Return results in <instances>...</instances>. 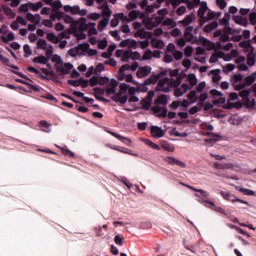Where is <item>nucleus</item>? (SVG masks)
I'll return each mask as SVG.
<instances>
[{
    "label": "nucleus",
    "mask_w": 256,
    "mask_h": 256,
    "mask_svg": "<svg viewBox=\"0 0 256 256\" xmlns=\"http://www.w3.org/2000/svg\"><path fill=\"white\" fill-rule=\"evenodd\" d=\"M205 13H207V2H201L197 15L198 17H205Z\"/></svg>",
    "instance_id": "nucleus-27"
},
{
    "label": "nucleus",
    "mask_w": 256,
    "mask_h": 256,
    "mask_svg": "<svg viewBox=\"0 0 256 256\" xmlns=\"http://www.w3.org/2000/svg\"><path fill=\"white\" fill-rule=\"evenodd\" d=\"M184 54H185V57H191V55H193V47L187 46L184 49Z\"/></svg>",
    "instance_id": "nucleus-62"
},
{
    "label": "nucleus",
    "mask_w": 256,
    "mask_h": 256,
    "mask_svg": "<svg viewBox=\"0 0 256 256\" xmlns=\"http://www.w3.org/2000/svg\"><path fill=\"white\" fill-rule=\"evenodd\" d=\"M119 47H128V49H137V42L133 39H125L119 43Z\"/></svg>",
    "instance_id": "nucleus-13"
},
{
    "label": "nucleus",
    "mask_w": 256,
    "mask_h": 256,
    "mask_svg": "<svg viewBox=\"0 0 256 256\" xmlns=\"http://www.w3.org/2000/svg\"><path fill=\"white\" fill-rule=\"evenodd\" d=\"M119 21H129V17L125 16L124 13H118L114 15V19L111 20L110 25L111 27H117L119 25Z\"/></svg>",
    "instance_id": "nucleus-9"
},
{
    "label": "nucleus",
    "mask_w": 256,
    "mask_h": 256,
    "mask_svg": "<svg viewBox=\"0 0 256 256\" xmlns=\"http://www.w3.org/2000/svg\"><path fill=\"white\" fill-rule=\"evenodd\" d=\"M33 63H40L42 65H47V63H49V58L45 56H38L33 59Z\"/></svg>",
    "instance_id": "nucleus-30"
},
{
    "label": "nucleus",
    "mask_w": 256,
    "mask_h": 256,
    "mask_svg": "<svg viewBox=\"0 0 256 256\" xmlns=\"http://www.w3.org/2000/svg\"><path fill=\"white\" fill-rule=\"evenodd\" d=\"M239 192L243 193L244 195H250V196L255 195V191L249 190L247 188H239Z\"/></svg>",
    "instance_id": "nucleus-54"
},
{
    "label": "nucleus",
    "mask_w": 256,
    "mask_h": 256,
    "mask_svg": "<svg viewBox=\"0 0 256 256\" xmlns=\"http://www.w3.org/2000/svg\"><path fill=\"white\" fill-rule=\"evenodd\" d=\"M51 7H53V9H61L63 7V4H61V0H55L54 2H51Z\"/></svg>",
    "instance_id": "nucleus-58"
},
{
    "label": "nucleus",
    "mask_w": 256,
    "mask_h": 256,
    "mask_svg": "<svg viewBox=\"0 0 256 256\" xmlns=\"http://www.w3.org/2000/svg\"><path fill=\"white\" fill-rule=\"evenodd\" d=\"M36 17L38 19H41V16L39 14H37ZM26 19H27V21H31V23H36V25H39V23H40V20L35 21V15H33L31 13L26 14Z\"/></svg>",
    "instance_id": "nucleus-31"
},
{
    "label": "nucleus",
    "mask_w": 256,
    "mask_h": 256,
    "mask_svg": "<svg viewBox=\"0 0 256 256\" xmlns=\"http://www.w3.org/2000/svg\"><path fill=\"white\" fill-rule=\"evenodd\" d=\"M247 65H249V67H253V65H255V54L247 55Z\"/></svg>",
    "instance_id": "nucleus-48"
},
{
    "label": "nucleus",
    "mask_w": 256,
    "mask_h": 256,
    "mask_svg": "<svg viewBox=\"0 0 256 256\" xmlns=\"http://www.w3.org/2000/svg\"><path fill=\"white\" fill-rule=\"evenodd\" d=\"M65 13H71V15H79V6H64Z\"/></svg>",
    "instance_id": "nucleus-16"
},
{
    "label": "nucleus",
    "mask_w": 256,
    "mask_h": 256,
    "mask_svg": "<svg viewBox=\"0 0 256 256\" xmlns=\"http://www.w3.org/2000/svg\"><path fill=\"white\" fill-rule=\"evenodd\" d=\"M158 91H162L163 93H169L171 88L169 87V78H162L158 81L157 84Z\"/></svg>",
    "instance_id": "nucleus-6"
},
{
    "label": "nucleus",
    "mask_w": 256,
    "mask_h": 256,
    "mask_svg": "<svg viewBox=\"0 0 256 256\" xmlns=\"http://www.w3.org/2000/svg\"><path fill=\"white\" fill-rule=\"evenodd\" d=\"M134 37H143L144 39H150L151 32H147L143 29H140L134 34Z\"/></svg>",
    "instance_id": "nucleus-24"
},
{
    "label": "nucleus",
    "mask_w": 256,
    "mask_h": 256,
    "mask_svg": "<svg viewBox=\"0 0 256 256\" xmlns=\"http://www.w3.org/2000/svg\"><path fill=\"white\" fill-rule=\"evenodd\" d=\"M130 59H132L133 61H139V59H141V54L137 51H130Z\"/></svg>",
    "instance_id": "nucleus-52"
},
{
    "label": "nucleus",
    "mask_w": 256,
    "mask_h": 256,
    "mask_svg": "<svg viewBox=\"0 0 256 256\" xmlns=\"http://www.w3.org/2000/svg\"><path fill=\"white\" fill-rule=\"evenodd\" d=\"M165 75H167V73H165V72H163V71H161V72H159V73H157V74H152L149 78H147L145 81H144V83H143V85H141L140 87H139V89L143 92V93H145V92H147V85H155V83H157V80L158 79H161V77H165Z\"/></svg>",
    "instance_id": "nucleus-4"
},
{
    "label": "nucleus",
    "mask_w": 256,
    "mask_h": 256,
    "mask_svg": "<svg viewBox=\"0 0 256 256\" xmlns=\"http://www.w3.org/2000/svg\"><path fill=\"white\" fill-rule=\"evenodd\" d=\"M160 145L162 149H164V151H169L170 153H173V151H175V147L165 140L161 141Z\"/></svg>",
    "instance_id": "nucleus-23"
},
{
    "label": "nucleus",
    "mask_w": 256,
    "mask_h": 256,
    "mask_svg": "<svg viewBox=\"0 0 256 256\" xmlns=\"http://www.w3.org/2000/svg\"><path fill=\"white\" fill-rule=\"evenodd\" d=\"M146 145L151 147V149H155L156 151H161V147H159V145L155 144L151 140H146Z\"/></svg>",
    "instance_id": "nucleus-53"
},
{
    "label": "nucleus",
    "mask_w": 256,
    "mask_h": 256,
    "mask_svg": "<svg viewBox=\"0 0 256 256\" xmlns=\"http://www.w3.org/2000/svg\"><path fill=\"white\" fill-rule=\"evenodd\" d=\"M155 9H159V5L157 4H152V5H148L146 8H145V11L146 13H154L155 12Z\"/></svg>",
    "instance_id": "nucleus-49"
},
{
    "label": "nucleus",
    "mask_w": 256,
    "mask_h": 256,
    "mask_svg": "<svg viewBox=\"0 0 256 256\" xmlns=\"http://www.w3.org/2000/svg\"><path fill=\"white\" fill-rule=\"evenodd\" d=\"M156 117H159V118L167 117V108H165V107L161 108L160 113L156 114Z\"/></svg>",
    "instance_id": "nucleus-64"
},
{
    "label": "nucleus",
    "mask_w": 256,
    "mask_h": 256,
    "mask_svg": "<svg viewBox=\"0 0 256 256\" xmlns=\"http://www.w3.org/2000/svg\"><path fill=\"white\" fill-rule=\"evenodd\" d=\"M79 29L80 31H87V29H89V25L87 24V20L85 18H81Z\"/></svg>",
    "instance_id": "nucleus-47"
},
{
    "label": "nucleus",
    "mask_w": 256,
    "mask_h": 256,
    "mask_svg": "<svg viewBox=\"0 0 256 256\" xmlns=\"http://www.w3.org/2000/svg\"><path fill=\"white\" fill-rule=\"evenodd\" d=\"M151 70V66H141L136 72V77H138V79H143L148 75H151Z\"/></svg>",
    "instance_id": "nucleus-7"
},
{
    "label": "nucleus",
    "mask_w": 256,
    "mask_h": 256,
    "mask_svg": "<svg viewBox=\"0 0 256 256\" xmlns=\"http://www.w3.org/2000/svg\"><path fill=\"white\" fill-rule=\"evenodd\" d=\"M123 239H124L123 235L117 234L114 238V242L116 243V245L121 246V245H123Z\"/></svg>",
    "instance_id": "nucleus-57"
},
{
    "label": "nucleus",
    "mask_w": 256,
    "mask_h": 256,
    "mask_svg": "<svg viewBox=\"0 0 256 256\" xmlns=\"http://www.w3.org/2000/svg\"><path fill=\"white\" fill-rule=\"evenodd\" d=\"M75 107L79 113H87L89 111V108L83 106V102H77Z\"/></svg>",
    "instance_id": "nucleus-43"
},
{
    "label": "nucleus",
    "mask_w": 256,
    "mask_h": 256,
    "mask_svg": "<svg viewBox=\"0 0 256 256\" xmlns=\"http://www.w3.org/2000/svg\"><path fill=\"white\" fill-rule=\"evenodd\" d=\"M4 13H5V15H8L9 17H11L12 19H15V17H16V13L15 12H13V10L11 9V8H9V7H6V8H4Z\"/></svg>",
    "instance_id": "nucleus-51"
},
{
    "label": "nucleus",
    "mask_w": 256,
    "mask_h": 256,
    "mask_svg": "<svg viewBox=\"0 0 256 256\" xmlns=\"http://www.w3.org/2000/svg\"><path fill=\"white\" fill-rule=\"evenodd\" d=\"M101 71H105V64L98 63L96 69L94 70V75H97V73H101Z\"/></svg>",
    "instance_id": "nucleus-56"
},
{
    "label": "nucleus",
    "mask_w": 256,
    "mask_h": 256,
    "mask_svg": "<svg viewBox=\"0 0 256 256\" xmlns=\"http://www.w3.org/2000/svg\"><path fill=\"white\" fill-rule=\"evenodd\" d=\"M90 87H95L97 85H99V78L97 76H93L92 78H90Z\"/></svg>",
    "instance_id": "nucleus-61"
},
{
    "label": "nucleus",
    "mask_w": 256,
    "mask_h": 256,
    "mask_svg": "<svg viewBox=\"0 0 256 256\" xmlns=\"http://www.w3.org/2000/svg\"><path fill=\"white\" fill-rule=\"evenodd\" d=\"M233 33H241V31L233 30L229 26H224L222 30V43H227V41H229V35H233Z\"/></svg>",
    "instance_id": "nucleus-8"
},
{
    "label": "nucleus",
    "mask_w": 256,
    "mask_h": 256,
    "mask_svg": "<svg viewBox=\"0 0 256 256\" xmlns=\"http://www.w3.org/2000/svg\"><path fill=\"white\" fill-rule=\"evenodd\" d=\"M37 49H42L43 51H47V41L44 39H38L36 43Z\"/></svg>",
    "instance_id": "nucleus-34"
},
{
    "label": "nucleus",
    "mask_w": 256,
    "mask_h": 256,
    "mask_svg": "<svg viewBox=\"0 0 256 256\" xmlns=\"http://www.w3.org/2000/svg\"><path fill=\"white\" fill-rule=\"evenodd\" d=\"M214 169H233V164L232 163H219L215 162L214 163Z\"/></svg>",
    "instance_id": "nucleus-21"
},
{
    "label": "nucleus",
    "mask_w": 256,
    "mask_h": 256,
    "mask_svg": "<svg viewBox=\"0 0 256 256\" xmlns=\"http://www.w3.org/2000/svg\"><path fill=\"white\" fill-rule=\"evenodd\" d=\"M60 150L63 155H65L66 157H70V159H73L75 157V153L67 148L61 147Z\"/></svg>",
    "instance_id": "nucleus-41"
},
{
    "label": "nucleus",
    "mask_w": 256,
    "mask_h": 256,
    "mask_svg": "<svg viewBox=\"0 0 256 256\" xmlns=\"http://www.w3.org/2000/svg\"><path fill=\"white\" fill-rule=\"evenodd\" d=\"M23 51H24V57L26 59H29V57H31V55H33V51L31 50V47L29 46V44H25L23 46Z\"/></svg>",
    "instance_id": "nucleus-36"
},
{
    "label": "nucleus",
    "mask_w": 256,
    "mask_h": 256,
    "mask_svg": "<svg viewBox=\"0 0 256 256\" xmlns=\"http://www.w3.org/2000/svg\"><path fill=\"white\" fill-rule=\"evenodd\" d=\"M153 57V52L150 49H147L143 56H142V61H149Z\"/></svg>",
    "instance_id": "nucleus-44"
},
{
    "label": "nucleus",
    "mask_w": 256,
    "mask_h": 256,
    "mask_svg": "<svg viewBox=\"0 0 256 256\" xmlns=\"http://www.w3.org/2000/svg\"><path fill=\"white\" fill-rule=\"evenodd\" d=\"M119 87H120L119 93L112 96V101H115V103H121V105H125L128 99L125 93H127V91L129 90V85H127L126 83H122L120 84Z\"/></svg>",
    "instance_id": "nucleus-2"
},
{
    "label": "nucleus",
    "mask_w": 256,
    "mask_h": 256,
    "mask_svg": "<svg viewBox=\"0 0 256 256\" xmlns=\"http://www.w3.org/2000/svg\"><path fill=\"white\" fill-rule=\"evenodd\" d=\"M233 20L237 25H241L242 27H247V25H249L247 18H243L241 16H234Z\"/></svg>",
    "instance_id": "nucleus-18"
},
{
    "label": "nucleus",
    "mask_w": 256,
    "mask_h": 256,
    "mask_svg": "<svg viewBox=\"0 0 256 256\" xmlns=\"http://www.w3.org/2000/svg\"><path fill=\"white\" fill-rule=\"evenodd\" d=\"M151 135L155 139H161V137H165V130H162L159 126H151Z\"/></svg>",
    "instance_id": "nucleus-12"
},
{
    "label": "nucleus",
    "mask_w": 256,
    "mask_h": 256,
    "mask_svg": "<svg viewBox=\"0 0 256 256\" xmlns=\"http://www.w3.org/2000/svg\"><path fill=\"white\" fill-rule=\"evenodd\" d=\"M28 6L30 7L31 11H37L43 7V2H37L36 4L34 3H29Z\"/></svg>",
    "instance_id": "nucleus-45"
},
{
    "label": "nucleus",
    "mask_w": 256,
    "mask_h": 256,
    "mask_svg": "<svg viewBox=\"0 0 256 256\" xmlns=\"http://www.w3.org/2000/svg\"><path fill=\"white\" fill-rule=\"evenodd\" d=\"M188 81L192 87H195V85H197V77L195 76V74H190L188 76Z\"/></svg>",
    "instance_id": "nucleus-50"
},
{
    "label": "nucleus",
    "mask_w": 256,
    "mask_h": 256,
    "mask_svg": "<svg viewBox=\"0 0 256 256\" xmlns=\"http://www.w3.org/2000/svg\"><path fill=\"white\" fill-rule=\"evenodd\" d=\"M141 105V109H144V111H149V109L151 108V100H141L140 102Z\"/></svg>",
    "instance_id": "nucleus-38"
},
{
    "label": "nucleus",
    "mask_w": 256,
    "mask_h": 256,
    "mask_svg": "<svg viewBox=\"0 0 256 256\" xmlns=\"http://www.w3.org/2000/svg\"><path fill=\"white\" fill-rule=\"evenodd\" d=\"M241 81H243V75L234 74L232 85H233V83H235V85H237V83H241Z\"/></svg>",
    "instance_id": "nucleus-55"
},
{
    "label": "nucleus",
    "mask_w": 256,
    "mask_h": 256,
    "mask_svg": "<svg viewBox=\"0 0 256 256\" xmlns=\"http://www.w3.org/2000/svg\"><path fill=\"white\" fill-rule=\"evenodd\" d=\"M218 27L219 23L217 21H213L204 27V33H211L212 31H215V29H217Z\"/></svg>",
    "instance_id": "nucleus-17"
},
{
    "label": "nucleus",
    "mask_w": 256,
    "mask_h": 256,
    "mask_svg": "<svg viewBox=\"0 0 256 256\" xmlns=\"http://www.w3.org/2000/svg\"><path fill=\"white\" fill-rule=\"evenodd\" d=\"M195 197L198 198V202H200L201 205H203L204 207H208V209H212V211H216V213H220L221 215H227V212H225V209L215 205V203L209 200H206L204 198H201L199 194H195Z\"/></svg>",
    "instance_id": "nucleus-3"
},
{
    "label": "nucleus",
    "mask_w": 256,
    "mask_h": 256,
    "mask_svg": "<svg viewBox=\"0 0 256 256\" xmlns=\"http://www.w3.org/2000/svg\"><path fill=\"white\" fill-rule=\"evenodd\" d=\"M130 59H131V51L125 50L124 53L122 54L121 61H123V63H129Z\"/></svg>",
    "instance_id": "nucleus-42"
},
{
    "label": "nucleus",
    "mask_w": 256,
    "mask_h": 256,
    "mask_svg": "<svg viewBox=\"0 0 256 256\" xmlns=\"http://www.w3.org/2000/svg\"><path fill=\"white\" fill-rule=\"evenodd\" d=\"M142 23L147 29H151L153 27V18L146 17L142 20Z\"/></svg>",
    "instance_id": "nucleus-40"
},
{
    "label": "nucleus",
    "mask_w": 256,
    "mask_h": 256,
    "mask_svg": "<svg viewBox=\"0 0 256 256\" xmlns=\"http://www.w3.org/2000/svg\"><path fill=\"white\" fill-rule=\"evenodd\" d=\"M193 21H195V14H190L187 15L183 20H181L179 23L181 25H183V27H187L189 25H191V23H193Z\"/></svg>",
    "instance_id": "nucleus-15"
},
{
    "label": "nucleus",
    "mask_w": 256,
    "mask_h": 256,
    "mask_svg": "<svg viewBox=\"0 0 256 256\" xmlns=\"http://www.w3.org/2000/svg\"><path fill=\"white\" fill-rule=\"evenodd\" d=\"M47 40L51 43L57 44L59 43V37H57L54 33L50 32L46 36Z\"/></svg>",
    "instance_id": "nucleus-37"
},
{
    "label": "nucleus",
    "mask_w": 256,
    "mask_h": 256,
    "mask_svg": "<svg viewBox=\"0 0 256 256\" xmlns=\"http://www.w3.org/2000/svg\"><path fill=\"white\" fill-rule=\"evenodd\" d=\"M173 57L176 61H181V59H183V52L175 51Z\"/></svg>",
    "instance_id": "nucleus-63"
},
{
    "label": "nucleus",
    "mask_w": 256,
    "mask_h": 256,
    "mask_svg": "<svg viewBox=\"0 0 256 256\" xmlns=\"http://www.w3.org/2000/svg\"><path fill=\"white\" fill-rule=\"evenodd\" d=\"M102 15H104V17H106L105 19H111V9H109V5H107V2H104V4L102 5Z\"/></svg>",
    "instance_id": "nucleus-22"
},
{
    "label": "nucleus",
    "mask_w": 256,
    "mask_h": 256,
    "mask_svg": "<svg viewBox=\"0 0 256 256\" xmlns=\"http://www.w3.org/2000/svg\"><path fill=\"white\" fill-rule=\"evenodd\" d=\"M110 135H112V137H115L116 139H118L119 141L124 143L125 145H131V140L127 137H123L120 134H117L115 132H110Z\"/></svg>",
    "instance_id": "nucleus-19"
},
{
    "label": "nucleus",
    "mask_w": 256,
    "mask_h": 256,
    "mask_svg": "<svg viewBox=\"0 0 256 256\" xmlns=\"http://www.w3.org/2000/svg\"><path fill=\"white\" fill-rule=\"evenodd\" d=\"M1 40L3 43H9V41H15V34L13 32H9L7 37L1 36Z\"/></svg>",
    "instance_id": "nucleus-35"
},
{
    "label": "nucleus",
    "mask_w": 256,
    "mask_h": 256,
    "mask_svg": "<svg viewBox=\"0 0 256 256\" xmlns=\"http://www.w3.org/2000/svg\"><path fill=\"white\" fill-rule=\"evenodd\" d=\"M184 39L188 42V43H196L197 42V38H195V36H193V26H188L184 32Z\"/></svg>",
    "instance_id": "nucleus-10"
},
{
    "label": "nucleus",
    "mask_w": 256,
    "mask_h": 256,
    "mask_svg": "<svg viewBox=\"0 0 256 256\" xmlns=\"http://www.w3.org/2000/svg\"><path fill=\"white\" fill-rule=\"evenodd\" d=\"M17 83H22V85H26L27 87H29V89H32V91H35L36 93H39V87L25 81V80H21V79H17L16 80Z\"/></svg>",
    "instance_id": "nucleus-26"
},
{
    "label": "nucleus",
    "mask_w": 256,
    "mask_h": 256,
    "mask_svg": "<svg viewBox=\"0 0 256 256\" xmlns=\"http://www.w3.org/2000/svg\"><path fill=\"white\" fill-rule=\"evenodd\" d=\"M88 19H91L92 21H99L101 19V14L99 13H91L88 15Z\"/></svg>",
    "instance_id": "nucleus-59"
},
{
    "label": "nucleus",
    "mask_w": 256,
    "mask_h": 256,
    "mask_svg": "<svg viewBox=\"0 0 256 256\" xmlns=\"http://www.w3.org/2000/svg\"><path fill=\"white\" fill-rule=\"evenodd\" d=\"M228 201H230L231 203H242L243 205H248V207H251V204H249V202H247L245 200H241L233 194H230V197L228 198Z\"/></svg>",
    "instance_id": "nucleus-20"
},
{
    "label": "nucleus",
    "mask_w": 256,
    "mask_h": 256,
    "mask_svg": "<svg viewBox=\"0 0 256 256\" xmlns=\"http://www.w3.org/2000/svg\"><path fill=\"white\" fill-rule=\"evenodd\" d=\"M156 105H167L168 98L167 95L162 94L155 100Z\"/></svg>",
    "instance_id": "nucleus-29"
},
{
    "label": "nucleus",
    "mask_w": 256,
    "mask_h": 256,
    "mask_svg": "<svg viewBox=\"0 0 256 256\" xmlns=\"http://www.w3.org/2000/svg\"><path fill=\"white\" fill-rule=\"evenodd\" d=\"M164 27H177V22H175L172 18H166L163 21Z\"/></svg>",
    "instance_id": "nucleus-39"
},
{
    "label": "nucleus",
    "mask_w": 256,
    "mask_h": 256,
    "mask_svg": "<svg viewBox=\"0 0 256 256\" xmlns=\"http://www.w3.org/2000/svg\"><path fill=\"white\" fill-rule=\"evenodd\" d=\"M140 11L137 10H132L128 14V20L129 21H124V23H131V21H135L139 17Z\"/></svg>",
    "instance_id": "nucleus-25"
},
{
    "label": "nucleus",
    "mask_w": 256,
    "mask_h": 256,
    "mask_svg": "<svg viewBox=\"0 0 256 256\" xmlns=\"http://www.w3.org/2000/svg\"><path fill=\"white\" fill-rule=\"evenodd\" d=\"M107 25H109V18H104L100 20L98 24V31H104Z\"/></svg>",
    "instance_id": "nucleus-32"
},
{
    "label": "nucleus",
    "mask_w": 256,
    "mask_h": 256,
    "mask_svg": "<svg viewBox=\"0 0 256 256\" xmlns=\"http://www.w3.org/2000/svg\"><path fill=\"white\" fill-rule=\"evenodd\" d=\"M187 97L192 103H196L197 101V91L191 90L188 94Z\"/></svg>",
    "instance_id": "nucleus-46"
},
{
    "label": "nucleus",
    "mask_w": 256,
    "mask_h": 256,
    "mask_svg": "<svg viewBox=\"0 0 256 256\" xmlns=\"http://www.w3.org/2000/svg\"><path fill=\"white\" fill-rule=\"evenodd\" d=\"M165 163H168V165H177L178 167H181L182 169H185L187 165L183 163V161L177 160L175 157L167 156L164 158Z\"/></svg>",
    "instance_id": "nucleus-11"
},
{
    "label": "nucleus",
    "mask_w": 256,
    "mask_h": 256,
    "mask_svg": "<svg viewBox=\"0 0 256 256\" xmlns=\"http://www.w3.org/2000/svg\"><path fill=\"white\" fill-rule=\"evenodd\" d=\"M242 105H245L247 107V109H249V107H255V99H249V96L247 98H243L242 99Z\"/></svg>",
    "instance_id": "nucleus-33"
},
{
    "label": "nucleus",
    "mask_w": 256,
    "mask_h": 256,
    "mask_svg": "<svg viewBox=\"0 0 256 256\" xmlns=\"http://www.w3.org/2000/svg\"><path fill=\"white\" fill-rule=\"evenodd\" d=\"M52 62L56 63L54 65L56 69V73H60V75H69L71 73V69H73V64L71 63H64L63 60H61V56L55 54L52 57Z\"/></svg>",
    "instance_id": "nucleus-1"
},
{
    "label": "nucleus",
    "mask_w": 256,
    "mask_h": 256,
    "mask_svg": "<svg viewBox=\"0 0 256 256\" xmlns=\"http://www.w3.org/2000/svg\"><path fill=\"white\" fill-rule=\"evenodd\" d=\"M104 65H110V67H117V60L110 58L104 62Z\"/></svg>",
    "instance_id": "nucleus-60"
},
{
    "label": "nucleus",
    "mask_w": 256,
    "mask_h": 256,
    "mask_svg": "<svg viewBox=\"0 0 256 256\" xmlns=\"http://www.w3.org/2000/svg\"><path fill=\"white\" fill-rule=\"evenodd\" d=\"M151 45L152 47H154V49H163V47H165V43H163V40H157V39H152Z\"/></svg>",
    "instance_id": "nucleus-28"
},
{
    "label": "nucleus",
    "mask_w": 256,
    "mask_h": 256,
    "mask_svg": "<svg viewBox=\"0 0 256 256\" xmlns=\"http://www.w3.org/2000/svg\"><path fill=\"white\" fill-rule=\"evenodd\" d=\"M180 185H183L184 187H187L188 189H191V191H195L196 193H200V195L204 198V199H209V192L203 190V189H197L193 186H189L183 182H180Z\"/></svg>",
    "instance_id": "nucleus-14"
},
{
    "label": "nucleus",
    "mask_w": 256,
    "mask_h": 256,
    "mask_svg": "<svg viewBox=\"0 0 256 256\" xmlns=\"http://www.w3.org/2000/svg\"><path fill=\"white\" fill-rule=\"evenodd\" d=\"M255 81H256V73L253 72L251 75L243 79V83L241 84L233 83V87L236 91H242V89H245V87H251V85H253Z\"/></svg>",
    "instance_id": "nucleus-5"
}]
</instances>
